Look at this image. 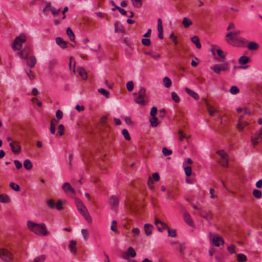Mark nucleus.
Returning <instances> with one entry per match:
<instances>
[{
  "mask_svg": "<svg viewBox=\"0 0 262 262\" xmlns=\"http://www.w3.org/2000/svg\"><path fill=\"white\" fill-rule=\"evenodd\" d=\"M200 215L207 221H209L212 219V214L209 210H201Z\"/></svg>",
  "mask_w": 262,
  "mask_h": 262,
  "instance_id": "obj_13",
  "label": "nucleus"
},
{
  "mask_svg": "<svg viewBox=\"0 0 262 262\" xmlns=\"http://www.w3.org/2000/svg\"><path fill=\"white\" fill-rule=\"evenodd\" d=\"M119 199L117 196L113 195L109 199V204L113 208H116L119 204Z\"/></svg>",
  "mask_w": 262,
  "mask_h": 262,
  "instance_id": "obj_16",
  "label": "nucleus"
},
{
  "mask_svg": "<svg viewBox=\"0 0 262 262\" xmlns=\"http://www.w3.org/2000/svg\"><path fill=\"white\" fill-rule=\"evenodd\" d=\"M75 203L78 210L80 212L81 215L84 217L88 222L91 223L92 217L89 213L86 207L82 202V201L80 199H76L75 200Z\"/></svg>",
  "mask_w": 262,
  "mask_h": 262,
  "instance_id": "obj_3",
  "label": "nucleus"
},
{
  "mask_svg": "<svg viewBox=\"0 0 262 262\" xmlns=\"http://www.w3.org/2000/svg\"><path fill=\"white\" fill-rule=\"evenodd\" d=\"M145 234L149 236L151 234L153 226L149 224H145L144 226Z\"/></svg>",
  "mask_w": 262,
  "mask_h": 262,
  "instance_id": "obj_23",
  "label": "nucleus"
},
{
  "mask_svg": "<svg viewBox=\"0 0 262 262\" xmlns=\"http://www.w3.org/2000/svg\"><path fill=\"white\" fill-rule=\"evenodd\" d=\"M171 95L172 100L175 102L179 103L180 102V97L176 92H171Z\"/></svg>",
  "mask_w": 262,
  "mask_h": 262,
  "instance_id": "obj_44",
  "label": "nucleus"
},
{
  "mask_svg": "<svg viewBox=\"0 0 262 262\" xmlns=\"http://www.w3.org/2000/svg\"><path fill=\"white\" fill-rule=\"evenodd\" d=\"M185 174L189 177L191 176L192 173V169L190 166H186L184 168Z\"/></svg>",
  "mask_w": 262,
  "mask_h": 262,
  "instance_id": "obj_58",
  "label": "nucleus"
},
{
  "mask_svg": "<svg viewBox=\"0 0 262 262\" xmlns=\"http://www.w3.org/2000/svg\"><path fill=\"white\" fill-rule=\"evenodd\" d=\"M133 6L137 8H140L142 7V0H132Z\"/></svg>",
  "mask_w": 262,
  "mask_h": 262,
  "instance_id": "obj_39",
  "label": "nucleus"
},
{
  "mask_svg": "<svg viewBox=\"0 0 262 262\" xmlns=\"http://www.w3.org/2000/svg\"><path fill=\"white\" fill-rule=\"evenodd\" d=\"M76 242L75 241L72 240L70 242L69 245V248L70 250L71 253L75 254L76 253Z\"/></svg>",
  "mask_w": 262,
  "mask_h": 262,
  "instance_id": "obj_24",
  "label": "nucleus"
},
{
  "mask_svg": "<svg viewBox=\"0 0 262 262\" xmlns=\"http://www.w3.org/2000/svg\"><path fill=\"white\" fill-rule=\"evenodd\" d=\"M239 91V89L236 86H232L230 89V93L233 95L237 94Z\"/></svg>",
  "mask_w": 262,
  "mask_h": 262,
  "instance_id": "obj_54",
  "label": "nucleus"
},
{
  "mask_svg": "<svg viewBox=\"0 0 262 262\" xmlns=\"http://www.w3.org/2000/svg\"><path fill=\"white\" fill-rule=\"evenodd\" d=\"M9 145L11 147L12 152L14 154H18L20 152L21 146L18 142L16 141L11 142Z\"/></svg>",
  "mask_w": 262,
  "mask_h": 262,
  "instance_id": "obj_12",
  "label": "nucleus"
},
{
  "mask_svg": "<svg viewBox=\"0 0 262 262\" xmlns=\"http://www.w3.org/2000/svg\"><path fill=\"white\" fill-rule=\"evenodd\" d=\"M220 164L223 167H228V158L222 159L219 161Z\"/></svg>",
  "mask_w": 262,
  "mask_h": 262,
  "instance_id": "obj_50",
  "label": "nucleus"
},
{
  "mask_svg": "<svg viewBox=\"0 0 262 262\" xmlns=\"http://www.w3.org/2000/svg\"><path fill=\"white\" fill-rule=\"evenodd\" d=\"M25 72L31 80H33L34 79L35 76L30 69H25Z\"/></svg>",
  "mask_w": 262,
  "mask_h": 262,
  "instance_id": "obj_48",
  "label": "nucleus"
},
{
  "mask_svg": "<svg viewBox=\"0 0 262 262\" xmlns=\"http://www.w3.org/2000/svg\"><path fill=\"white\" fill-rule=\"evenodd\" d=\"M236 256L237 260L239 262H245L247 260V257L244 254H237Z\"/></svg>",
  "mask_w": 262,
  "mask_h": 262,
  "instance_id": "obj_37",
  "label": "nucleus"
},
{
  "mask_svg": "<svg viewBox=\"0 0 262 262\" xmlns=\"http://www.w3.org/2000/svg\"><path fill=\"white\" fill-rule=\"evenodd\" d=\"M56 42L59 45L62 49H65L67 48L68 42L63 40L61 37H58L56 38Z\"/></svg>",
  "mask_w": 262,
  "mask_h": 262,
  "instance_id": "obj_20",
  "label": "nucleus"
},
{
  "mask_svg": "<svg viewBox=\"0 0 262 262\" xmlns=\"http://www.w3.org/2000/svg\"><path fill=\"white\" fill-rule=\"evenodd\" d=\"M235 246L233 244L227 247L228 251L231 254L235 253Z\"/></svg>",
  "mask_w": 262,
  "mask_h": 262,
  "instance_id": "obj_63",
  "label": "nucleus"
},
{
  "mask_svg": "<svg viewBox=\"0 0 262 262\" xmlns=\"http://www.w3.org/2000/svg\"><path fill=\"white\" fill-rule=\"evenodd\" d=\"M10 187L14 190L16 191H19L20 190L19 186L13 182H11L10 184Z\"/></svg>",
  "mask_w": 262,
  "mask_h": 262,
  "instance_id": "obj_49",
  "label": "nucleus"
},
{
  "mask_svg": "<svg viewBox=\"0 0 262 262\" xmlns=\"http://www.w3.org/2000/svg\"><path fill=\"white\" fill-rule=\"evenodd\" d=\"M166 229L168 230V236L172 237H174L177 236V231L176 229H170L168 226Z\"/></svg>",
  "mask_w": 262,
  "mask_h": 262,
  "instance_id": "obj_41",
  "label": "nucleus"
},
{
  "mask_svg": "<svg viewBox=\"0 0 262 262\" xmlns=\"http://www.w3.org/2000/svg\"><path fill=\"white\" fill-rule=\"evenodd\" d=\"M211 69H212L214 73H215L217 74H220L221 73V71H222L221 70V68L219 67V64H217L214 65L213 67L211 68Z\"/></svg>",
  "mask_w": 262,
  "mask_h": 262,
  "instance_id": "obj_51",
  "label": "nucleus"
},
{
  "mask_svg": "<svg viewBox=\"0 0 262 262\" xmlns=\"http://www.w3.org/2000/svg\"><path fill=\"white\" fill-rule=\"evenodd\" d=\"M11 202L10 197L6 194H0V202L9 203Z\"/></svg>",
  "mask_w": 262,
  "mask_h": 262,
  "instance_id": "obj_25",
  "label": "nucleus"
},
{
  "mask_svg": "<svg viewBox=\"0 0 262 262\" xmlns=\"http://www.w3.org/2000/svg\"><path fill=\"white\" fill-rule=\"evenodd\" d=\"M207 109L210 116H213L215 112H217V111L212 106L210 105L208 103H206Z\"/></svg>",
  "mask_w": 262,
  "mask_h": 262,
  "instance_id": "obj_28",
  "label": "nucleus"
},
{
  "mask_svg": "<svg viewBox=\"0 0 262 262\" xmlns=\"http://www.w3.org/2000/svg\"><path fill=\"white\" fill-rule=\"evenodd\" d=\"M134 95H137L135 98V101L141 106L145 105L147 101L145 100L146 98V90L143 87L140 88V91L138 93H134Z\"/></svg>",
  "mask_w": 262,
  "mask_h": 262,
  "instance_id": "obj_4",
  "label": "nucleus"
},
{
  "mask_svg": "<svg viewBox=\"0 0 262 262\" xmlns=\"http://www.w3.org/2000/svg\"><path fill=\"white\" fill-rule=\"evenodd\" d=\"M162 152L165 156H169L172 154V151L170 149H168L166 147L162 148Z\"/></svg>",
  "mask_w": 262,
  "mask_h": 262,
  "instance_id": "obj_56",
  "label": "nucleus"
},
{
  "mask_svg": "<svg viewBox=\"0 0 262 262\" xmlns=\"http://www.w3.org/2000/svg\"><path fill=\"white\" fill-rule=\"evenodd\" d=\"M216 154L220 155L222 159L228 158V155L223 150H219L216 151Z\"/></svg>",
  "mask_w": 262,
  "mask_h": 262,
  "instance_id": "obj_52",
  "label": "nucleus"
},
{
  "mask_svg": "<svg viewBox=\"0 0 262 262\" xmlns=\"http://www.w3.org/2000/svg\"><path fill=\"white\" fill-rule=\"evenodd\" d=\"M221 244L222 245L224 244V241L222 237L217 235H215L212 238L211 244H213L216 247H219Z\"/></svg>",
  "mask_w": 262,
  "mask_h": 262,
  "instance_id": "obj_14",
  "label": "nucleus"
},
{
  "mask_svg": "<svg viewBox=\"0 0 262 262\" xmlns=\"http://www.w3.org/2000/svg\"><path fill=\"white\" fill-rule=\"evenodd\" d=\"M77 72L83 79L85 80L87 79V73L83 68L78 67L77 68Z\"/></svg>",
  "mask_w": 262,
  "mask_h": 262,
  "instance_id": "obj_26",
  "label": "nucleus"
},
{
  "mask_svg": "<svg viewBox=\"0 0 262 262\" xmlns=\"http://www.w3.org/2000/svg\"><path fill=\"white\" fill-rule=\"evenodd\" d=\"M62 188L66 193L71 192L73 194L75 193V190L72 187L69 182L64 183L62 186Z\"/></svg>",
  "mask_w": 262,
  "mask_h": 262,
  "instance_id": "obj_15",
  "label": "nucleus"
},
{
  "mask_svg": "<svg viewBox=\"0 0 262 262\" xmlns=\"http://www.w3.org/2000/svg\"><path fill=\"white\" fill-rule=\"evenodd\" d=\"M116 10H118L119 12L123 15H125L126 14V11L125 10L117 5H115V7L112 8V9L113 11H115Z\"/></svg>",
  "mask_w": 262,
  "mask_h": 262,
  "instance_id": "obj_42",
  "label": "nucleus"
},
{
  "mask_svg": "<svg viewBox=\"0 0 262 262\" xmlns=\"http://www.w3.org/2000/svg\"><path fill=\"white\" fill-rule=\"evenodd\" d=\"M81 233L84 239L86 240L89 235L88 231L86 229H83L81 230Z\"/></svg>",
  "mask_w": 262,
  "mask_h": 262,
  "instance_id": "obj_64",
  "label": "nucleus"
},
{
  "mask_svg": "<svg viewBox=\"0 0 262 262\" xmlns=\"http://www.w3.org/2000/svg\"><path fill=\"white\" fill-rule=\"evenodd\" d=\"M158 31L159 38L162 39L163 38V29L162 27V21L160 18L158 19Z\"/></svg>",
  "mask_w": 262,
  "mask_h": 262,
  "instance_id": "obj_17",
  "label": "nucleus"
},
{
  "mask_svg": "<svg viewBox=\"0 0 262 262\" xmlns=\"http://www.w3.org/2000/svg\"><path fill=\"white\" fill-rule=\"evenodd\" d=\"M136 255V253L135 250L132 247H129L125 253H123L122 257L123 258L128 259L130 257H135Z\"/></svg>",
  "mask_w": 262,
  "mask_h": 262,
  "instance_id": "obj_9",
  "label": "nucleus"
},
{
  "mask_svg": "<svg viewBox=\"0 0 262 262\" xmlns=\"http://www.w3.org/2000/svg\"><path fill=\"white\" fill-rule=\"evenodd\" d=\"M117 224V222L114 220L112 221V225L111 226V229L115 233H117L118 232L116 227Z\"/></svg>",
  "mask_w": 262,
  "mask_h": 262,
  "instance_id": "obj_53",
  "label": "nucleus"
},
{
  "mask_svg": "<svg viewBox=\"0 0 262 262\" xmlns=\"http://www.w3.org/2000/svg\"><path fill=\"white\" fill-rule=\"evenodd\" d=\"M251 141L254 146L256 145L262 141V128L251 137Z\"/></svg>",
  "mask_w": 262,
  "mask_h": 262,
  "instance_id": "obj_7",
  "label": "nucleus"
},
{
  "mask_svg": "<svg viewBox=\"0 0 262 262\" xmlns=\"http://www.w3.org/2000/svg\"><path fill=\"white\" fill-rule=\"evenodd\" d=\"M98 92L100 93L101 95L106 97V98H108L110 97V93L108 91L105 90L104 89L101 88L98 90Z\"/></svg>",
  "mask_w": 262,
  "mask_h": 262,
  "instance_id": "obj_40",
  "label": "nucleus"
},
{
  "mask_svg": "<svg viewBox=\"0 0 262 262\" xmlns=\"http://www.w3.org/2000/svg\"><path fill=\"white\" fill-rule=\"evenodd\" d=\"M122 134L123 135L126 140L129 141L130 140V137L129 133L126 129H123L122 130Z\"/></svg>",
  "mask_w": 262,
  "mask_h": 262,
  "instance_id": "obj_46",
  "label": "nucleus"
},
{
  "mask_svg": "<svg viewBox=\"0 0 262 262\" xmlns=\"http://www.w3.org/2000/svg\"><path fill=\"white\" fill-rule=\"evenodd\" d=\"M58 60L56 59H52L49 61L48 69L50 72H51L57 64Z\"/></svg>",
  "mask_w": 262,
  "mask_h": 262,
  "instance_id": "obj_22",
  "label": "nucleus"
},
{
  "mask_svg": "<svg viewBox=\"0 0 262 262\" xmlns=\"http://www.w3.org/2000/svg\"><path fill=\"white\" fill-rule=\"evenodd\" d=\"M248 124L249 123L244 120V115H242L238 120V123L236 125V127L238 130H242L244 127Z\"/></svg>",
  "mask_w": 262,
  "mask_h": 262,
  "instance_id": "obj_10",
  "label": "nucleus"
},
{
  "mask_svg": "<svg viewBox=\"0 0 262 262\" xmlns=\"http://www.w3.org/2000/svg\"><path fill=\"white\" fill-rule=\"evenodd\" d=\"M184 219L186 223L189 226L193 225V221L189 214L186 213L184 215Z\"/></svg>",
  "mask_w": 262,
  "mask_h": 262,
  "instance_id": "obj_29",
  "label": "nucleus"
},
{
  "mask_svg": "<svg viewBox=\"0 0 262 262\" xmlns=\"http://www.w3.org/2000/svg\"><path fill=\"white\" fill-rule=\"evenodd\" d=\"M26 41V36L23 34L21 33L19 36H17L13 42L12 48L14 50H19L22 48L23 43Z\"/></svg>",
  "mask_w": 262,
  "mask_h": 262,
  "instance_id": "obj_5",
  "label": "nucleus"
},
{
  "mask_svg": "<svg viewBox=\"0 0 262 262\" xmlns=\"http://www.w3.org/2000/svg\"><path fill=\"white\" fill-rule=\"evenodd\" d=\"M66 32L71 41L75 42V37L72 29L69 27L67 29Z\"/></svg>",
  "mask_w": 262,
  "mask_h": 262,
  "instance_id": "obj_27",
  "label": "nucleus"
},
{
  "mask_svg": "<svg viewBox=\"0 0 262 262\" xmlns=\"http://www.w3.org/2000/svg\"><path fill=\"white\" fill-rule=\"evenodd\" d=\"M31 47L28 45L26 46L24 49L19 52V54L21 58H27L28 55L31 53Z\"/></svg>",
  "mask_w": 262,
  "mask_h": 262,
  "instance_id": "obj_8",
  "label": "nucleus"
},
{
  "mask_svg": "<svg viewBox=\"0 0 262 262\" xmlns=\"http://www.w3.org/2000/svg\"><path fill=\"white\" fill-rule=\"evenodd\" d=\"M151 125L153 127H156L158 124V118L156 116L152 117L149 120Z\"/></svg>",
  "mask_w": 262,
  "mask_h": 262,
  "instance_id": "obj_38",
  "label": "nucleus"
},
{
  "mask_svg": "<svg viewBox=\"0 0 262 262\" xmlns=\"http://www.w3.org/2000/svg\"><path fill=\"white\" fill-rule=\"evenodd\" d=\"M241 31L236 30L234 31H230L226 34V37L228 38L226 41L228 43L234 46H239V44L236 43L235 42L238 43H244L246 42L244 38H238L237 36L239 35Z\"/></svg>",
  "mask_w": 262,
  "mask_h": 262,
  "instance_id": "obj_2",
  "label": "nucleus"
},
{
  "mask_svg": "<svg viewBox=\"0 0 262 262\" xmlns=\"http://www.w3.org/2000/svg\"><path fill=\"white\" fill-rule=\"evenodd\" d=\"M192 42L195 45L196 47L198 49H200L201 48V44L200 42V39L199 37L196 36H194L191 38Z\"/></svg>",
  "mask_w": 262,
  "mask_h": 262,
  "instance_id": "obj_30",
  "label": "nucleus"
},
{
  "mask_svg": "<svg viewBox=\"0 0 262 262\" xmlns=\"http://www.w3.org/2000/svg\"><path fill=\"white\" fill-rule=\"evenodd\" d=\"M27 65L30 68H33L35 67L36 63V59L34 56H31L27 58Z\"/></svg>",
  "mask_w": 262,
  "mask_h": 262,
  "instance_id": "obj_18",
  "label": "nucleus"
},
{
  "mask_svg": "<svg viewBox=\"0 0 262 262\" xmlns=\"http://www.w3.org/2000/svg\"><path fill=\"white\" fill-rule=\"evenodd\" d=\"M163 82L164 85L167 88L170 87L172 84L170 79L168 77H165L163 79Z\"/></svg>",
  "mask_w": 262,
  "mask_h": 262,
  "instance_id": "obj_34",
  "label": "nucleus"
},
{
  "mask_svg": "<svg viewBox=\"0 0 262 262\" xmlns=\"http://www.w3.org/2000/svg\"><path fill=\"white\" fill-rule=\"evenodd\" d=\"M115 32H120L123 34L125 33L123 26L119 21H116L115 24Z\"/></svg>",
  "mask_w": 262,
  "mask_h": 262,
  "instance_id": "obj_21",
  "label": "nucleus"
},
{
  "mask_svg": "<svg viewBox=\"0 0 262 262\" xmlns=\"http://www.w3.org/2000/svg\"><path fill=\"white\" fill-rule=\"evenodd\" d=\"M46 258L45 255H41L38 257H36L33 262H43Z\"/></svg>",
  "mask_w": 262,
  "mask_h": 262,
  "instance_id": "obj_47",
  "label": "nucleus"
},
{
  "mask_svg": "<svg viewBox=\"0 0 262 262\" xmlns=\"http://www.w3.org/2000/svg\"><path fill=\"white\" fill-rule=\"evenodd\" d=\"M145 54L151 56V57L155 59H158L161 57L160 54L157 53L154 51L146 52Z\"/></svg>",
  "mask_w": 262,
  "mask_h": 262,
  "instance_id": "obj_31",
  "label": "nucleus"
},
{
  "mask_svg": "<svg viewBox=\"0 0 262 262\" xmlns=\"http://www.w3.org/2000/svg\"><path fill=\"white\" fill-rule=\"evenodd\" d=\"M253 195L256 199H260L261 197V191L258 189H254L253 191Z\"/></svg>",
  "mask_w": 262,
  "mask_h": 262,
  "instance_id": "obj_45",
  "label": "nucleus"
},
{
  "mask_svg": "<svg viewBox=\"0 0 262 262\" xmlns=\"http://www.w3.org/2000/svg\"><path fill=\"white\" fill-rule=\"evenodd\" d=\"M185 90L186 92L191 97H192L194 99L197 100L199 99V96L198 94L195 92L194 91L190 90L188 88L186 87L185 88Z\"/></svg>",
  "mask_w": 262,
  "mask_h": 262,
  "instance_id": "obj_19",
  "label": "nucleus"
},
{
  "mask_svg": "<svg viewBox=\"0 0 262 262\" xmlns=\"http://www.w3.org/2000/svg\"><path fill=\"white\" fill-rule=\"evenodd\" d=\"M248 48L250 50H256L258 49V45L254 41H251L248 43Z\"/></svg>",
  "mask_w": 262,
  "mask_h": 262,
  "instance_id": "obj_32",
  "label": "nucleus"
},
{
  "mask_svg": "<svg viewBox=\"0 0 262 262\" xmlns=\"http://www.w3.org/2000/svg\"><path fill=\"white\" fill-rule=\"evenodd\" d=\"M64 133V127L63 125L60 124L58 127V134L60 136H62Z\"/></svg>",
  "mask_w": 262,
  "mask_h": 262,
  "instance_id": "obj_55",
  "label": "nucleus"
},
{
  "mask_svg": "<svg viewBox=\"0 0 262 262\" xmlns=\"http://www.w3.org/2000/svg\"><path fill=\"white\" fill-rule=\"evenodd\" d=\"M250 60V58L248 56H241L239 59L238 62L241 64H245L247 63Z\"/></svg>",
  "mask_w": 262,
  "mask_h": 262,
  "instance_id": "obj_33",
  "label": "nucleus"
},
{
  "mask_svg": "<svg viewBox=\"0 0 262 262\" xmlns=\"http://www.w3.org/2000/svg\"><path fill=\"white\" fill-rule=\"evenodd\" d=\"M141 42L143 45L147 46H149L151 44L150 40L148 38H143L142 39Z\"/></svg>",
  "mask_w": 262,
  "mask_h": 262,
  "instance_id": "obj_60",
  "label": "nucleus"
},
{
  "mask_svg": "<svg viewBox=\"0 0 262 262\" xmlns=\"http://www.w3.org/2000/svg\"><path fill=\"white\" fill-rule=\"evenodd\" d=\"M50 10H51L52 13L53 14V15H54V16H56L58 15L59 12L60 11L61 9H60V8H59L58 10H56L55 8L52 7H50Z\"/></svg>",
  "mask_w": 262,
  "mask_h": 262,
  "instance_id": "obj_61",
  "label": "nucleus"
},
{
  "mask_svg": "<svg viewBox=\"0 0 262 262\" xmlns=\"http://www.w3.org/2000/svg\"><path fill=\"white\" fill-rule=\"evenodd\" d=\"M219 67L223 71H227L229 69V65L228 63L225 62L219 64Z\"/></svg>",
  "mask_w": 262,
  "mask_h": 262,
  "instance_id": "obj_43",
  "label": "nucleus"
},
{
  "mask_svg": "<svg viewBox=\"0 0 262 262\" xmlns=\"http://www.w3.org/2000/svg\"><path fill=\"white\" fill-rule=\"evenodd\" d=\"M155 224L160 232H162L166 228H168V225L166 224L161 221L158 218L155 219Z\"/></svg>",
  "mask_w": 262,
  "mask_h": 262,
  "instance_id": "obj_11",
  "label": "nucleus"
},
{
  "mask_svg": "<svg viewBox=\"0 0 262 262\" xmlns=\"http://www.w3.org/2000/svg\"><path fill=\"white\" fill-rule=\"evenodd\" d=\"M192 21L190 19H189L187 17H184L183 21H182V24L184 26L185 28H188L191 25H192Z\"/></svg>",
  "mask_w": 262,
  "mask_h": 262,
  "instance_id": "obj_35",
  "label": "nucleus"
},
{
  "mask_svg": "<svg viewBox=\"0 0 262 262\" xmlns=\"http://www.w3.org/2000/svg\"><path fill=\"white\" fill-rule=\"evenodd\" d=\"M0 257L6 262H12L13 259L12 253L5 248L0 249Z\"/></svg>",
  "mask_w": 262,
  "mask_h": 262,
  "instance_id": "obj_6",
  "label": "nucleus"
},
{
  "mask_svg": "<svg viewBox=\"0 0 262 262\" xmlns=\"http://www.w3.org/2000/svg\"><path fill=\"white\" fill-rule=\"evenodd\" d=\"M179 139L181 141H183L184 140V139H185L187 138L186 136L185 135H184L183 131L181 130H179Z\"/></svg>",
  "mask_w": 262,
  "mask_h": 262,
  "instance_id": "obj_62",
  "label": "nucleus"
},
{
  "mask_svg": "<svg viewBox=\"0 0 262 262\" xmlns=\"http://www.w3.org/2000/svg\"><path fill=\"white\" fill-rule=\"evenodd\" d=\"M126 88L128 91H133L134 89V82L133 81H128L126 84Z\"/></svg>",
  "mask_w": 262,
  "mask_h": 262,
  "instance_id": "obj_57",
  "label": "nucleus"
},
{
  "mask_svg": "<svg viewBox=\"0 0 262 262\" xmlns=\"http://www.w3.org/2000/svg\"><path fill=\"white\" fill-rule=\"evenodd\" d=\"M27 227L30 231L37 235L42 234L46 236L48 233L46 225L44 223L37 224L29 221L27 222Z\"/></svg>",
  "mask_w": 262,
  "mask_h": 262,
  "instance_id": "obj_1",
  "label": "nucleus"
},
{
  "mask_svg": "<svg viewBox=\"0 0 262 262\" xmlns=\"http://www.w3.org/2000/svg\"><path fill=\"white\" fill-rule=\"evenodd\" d=\"M24 166L27 170H30L32 168V164L29 159H26L24 162Z\"/></svg>",
  "mask_w": 262,
  "mask_h": 262,
  "instance_id": "obj_36",
  "label": "nucleus"
},
{
  "mask_svg": "<svg viewBox=\"0 0 262 262\" xmlns=\"http://www.w3.org/2000/svg\"><path fill=\"white\" fill-rule=\"evenodd\" d=\"M147 184H148V187L150 189H151V190L154 189V185L153 180L150 177H149L148 178Z\"/></svg>",
  "mask_w": 262,
  "mask_h": 262,
  "instance_id": "obj_59",
  "label": "nucleus"
}]
</instances>
